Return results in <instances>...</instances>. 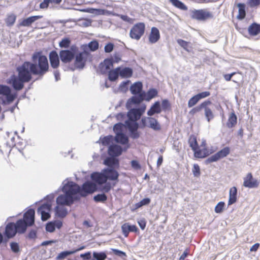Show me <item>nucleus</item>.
I'll list each match as a JSON object with an SVG mask.
<instances>
[{"instance_id": "bf43d9fd", "label": "nucleus", "mask_w": 260, "mask_h": 260, "mask_svg": "<svg viewBox=\"0 0 260 260\" xmlns=\"http://www.w3.org/2000/svg\"><path fill=\"white\" fill-rule=\"evenodd\" d=\"M99 70L101 74H106L110 70L105 64L100 63L99 66Z\"/></svg>"}, {"instance_id": "4d7b16f0", "label": "nucleus", "mask_w": 260, "mask_h": 260, "mask_svg": "<svg viewBox=\"0 0 260 260\" xmlns=\"http://www.w3.org/2000/svg\"><path fill=\"white\" fill-rule=\"evenodd\" d=\"M46 231L48 232L52 233L55 230V228L53 221H50L46 223L45 226Z\"/></svg>"}, {"instance_id": "79ce46f5", "label": "nucleus", "mask_w": 260, "mask_h": 260, "mask_svg": "<svg viewBox=\"0 0 260 260\" xmlns=\"http://www.w3.org/2000/svg\"><path fill=\"white\" fill-rule=\"evenodd\" d=\"M230 153V148L229 147H225L223 149H221L217 152L216 154L219 158V159L222 158L223 157H226Z\"/></svg>"}, {"instance_id": "bb28decb", "label": "nucleus", "mask_w": 260, "mask_h": 260, "mask_svg": "<svg viewBox=\"0 0 260 260\" xmlns=\"http://www.w3.org/2000/svg\"><path fill=\"white\" fill-rule=\"evenodd\" d=\"M142 93L144 100L149 101L157 95L158 91L156 89L151 88H150L146 92L144 91V92H142Z\"/></svg>"}, {"instance_id": "a878e982", "label": "nucleus", "mask_w": 260, "mask_h": 260, "mask_svg": "<svg viewBox=\"0 0 260 260\" xmlns=\"http://www.w3.org/2000/svg\"><path fill=\"white\" fill-rule=\"evenodd\" d=\"M130 91L132 94H142L144 92L143 90V84L142 82L138 81L133 84L129 88Z\"/></svg>"}, {"instance_id": "a19ab883", "label": "nucleus", "mask_w": 260, "mask_h": 260, "mask_svg": "<svg viewBox=\"0 0 260 260\" xmlns=\"http://www.w3.org/2000/svg\"><path fill=\"white\" fill-rule=\"evenodd\" d=\"M71 41L69 38H63L59 43V46L61 48H64L65 49H69Z\"/></svg>"}, {"instance_id": "338daca9", "label": "nucleus", "mask_w": 260, "mask_h": 260, "mask_svg": "<svg viewBox=\"0 0 260 260\" xmlns=\"http://www.w3.org/2000/svg\"><path fill=\"white\" fill-rule=\"evenodd\" d=\"M248 5L250 8H254L260 5V0H249Z\"/></svg>"}, {"instance_id": "4c0bfd02", "label": "nucleus", "mask_w": 260, "mask_h": 260, "mask_svg": "<svg viewBox=\"0 0 260 260\" xmlns=\"http://www.w3.org/2000/svg\"><path fill=\"white\" fill-rule=\"evenodd\" d=\"M169 2L173 6L178 9L184 11L187 10V7L180 0H169Z\"/></svg>"}, {"instance_id": "de8ad7c7", "label": "nucleus", "mask_w": 260, "mask_h": 260, "mask_svg": "<svg viewBox=\"0 0 260 260\" xmlns=\"http://www.w3.org/2000/svg\"><path fill=\"white\" fill-rule=\"evenodd\" d=\"M107 199L108 197L107 195L103 192L102 193H99L93 197V200L97 203H104L107 200Z\"/></svg>"}, {"instance_id": "4be33fe9", "label": "nucleus", "mask_w": 260, "mask_h": 260, "mask_svg": "<svg viewBox=\"0 0 260 260\" xmlns=\"http://www.w3.org/2000/svg\"><path fill=\"white\" fill-rule=\"evenodd\" d=\"M121 230L124 236L126 238L128 237L130 232L137 233L139 232V229L134 224H131L128 222H126L121 225Z\"/></svg>"}, {"instance_id": "49530a36", "label": "nucleus", "mask_w": 260, "mask_h": 260, "mask_svg": "<svg viewBox=\"0 0 260 260\" xmlns=\"http://www.w3.org/2000/svg\"><path fill=\"white\" fill-rule=\"evenodd\" d=\"M208 105H206L205 107H203L205 111V116L208 122H210L214 118V114L211 110L208 107Z\"/></svg>"}, {"instance_id": "e2e57ef3", "label": "nucleus", "mask_w": 260, "mask_h": 260, "mask_svg": "<svg viewBox=\"0 0 260 260\" xmlns=\"http://www.w3.org/2000/svg\"><path fill=\"white\" fill-rule=\"evenodd\" d=\"M178 44L181 46L184 50L188 51L187 47L188 46L189 43L182 39H178L177 41Z\"/></svg>"}, {"instance_id": "f257e3e1", "label": "nucleus", "mask_w": 260, "mask_h": 260, "mask_svg": "<svg viewBox=\"0 0 260 260\" xmlns=\"http://www.w3.org/2000/svg\"><path fill=\"white\" fill-rule=\"evenodd\" d=\"M62 191L63 194L59 195L56 199L57 205L71 206L81 198H85L95 191V186L91 181H86L81 186L66 178L55 193Z\"/></svg>"}, {"instance_id": "20e7f679", "label": "nucleus", "mask_w": 260, "mask_h": 260, "mask_svg": "<svg viewBox=\"0 0 260 260\" xmlns=\"http://www.w3.org/2000/svg\"><path fill=\"white\" fill-rule=\"evenodd\" d=\"M35 211L32 208L29 209L23 214V218L18 219L15 225L18 234L24 233L28 226H32L35 223Z\"/></svg>"}, {"instance_id": "393cba45", "label": "nucleus", "mask_w": 260, "mask_h": 260, "mask_svg": "<svg viewBox=\"0 0 260 260\" xmlns=\"http://www.w3.org/2000/svg\"><path fill=\"white\" fill-rule=\"evenodd\" d=\"M160 39V33L158 29L155 27H152L149 36V41L151 44L156 43Z\"/></svg>"}, {"instance_id": "412c9836", "label": "nucleus", "mask_w": 260, "mask_h": 260, "mask_svg": "<svg viewBox=\"0 0 260 260\" xmlns=\"http://www.w3.org/2000/svg\"><path fill=\"white\" fill-rule=\"evenodd\" d=\"M103 164L107 166L106 168H114V169H118L120 166L119 159L110 156L104 159Z\"/></svg>"}, {"instance_id": "864d4df0", "label": "nucleus", "mask_w": 260, "mask_h": 260, "mask_svg": "<svg viewBox=\"0 0 260 260\" xmlns=\"http://www.w3.org/2000/svg\"><path fill=\"white\" fill-rule=\"evenodd\" d=\"M218 160H219V159L216 153L209 157L207 159H206L205 161V164L206 165H208L210 163L217 161Z\"/></svg>"}, {"instance_id": "c756f323", "label": "nucleus", "mask_w": 260, "mask_h": 260, "mask_svg": "<svg viewBox=\"0 0 260 260\" xmlns=\"http://www.w3.org/2000/svg\"><path fill=\"white\" fill-rule=\"evenodd\" d=\"M119 67L120 68V70H119V74H120V76L121 78H129L132 76L133 70L131 68H122L121 67Z\"/></svg>"}, {"instance_id": "774afa93", "label": "nucleus", "mask_w": 260, "mask_h": 260, "mask_svg": "<svg viewBox=\"0 0 260 260\" xmlns=\"http://www.w3.org/2000/svg\"><path fill=\"white\" fill-rule=\"evenodd\" d=\"M171 105L168 100L165 99L162 101L161 107L164 110H166L170 107Z\"/></svg>"}, {"instance_id": "3c124183", "label": "nucleus", "mask_w": 260, "mask_h": 260, "mask_svg": "<svg viewBox=\"0 0 260 260\" xmlns=\"http://www.w3.org/2000/svg\"><path fill=\"white\" fill-rule=\"evenodd\" d=\"M10 246L12 251L15 253L20 252V247L19 244L16 242H11L10 243Z\"/></svg>"}, {"instance_id": "5fc2aeb1", "label": "nucleus", "mask_w": 260, "mask_h": 260, "mask_svg": "<svg viewBox=\"0 0 260 260\" xmlns=\"http://www.w3.org/2000/svg\"><path fill=\"white\" fill-rule=\"evenodd\" d=\"M150 117H143L140 121V123H139L138 129L139 128H144L145 127H148L147 122L148 123V118H150Z\"/></svg>"}, {"instance_id": "f8f14e48", "label": "nucleus", "mask_w": 260, "mask_h": 260, "mask_svg": "<svg viewBox=\"0 0 260 260\" xmlns=\"http://www.w3.org/2000/svg\"><path fill=\"white\" fill-rule=\"evenodd\" d=\"M145 29V25L143 22L137 23L131 29L129 36L133 39L139 40L144 35Z\"/></svg>"}, {"instance_id": "a211bd4d", "label": "nucleus", "mask_w": 260, "mask_h": 260, "mask_svg": "<svg viewBox=\"0 0 260 260\" xmlns=\"http://www.w3.org/2000/svg\"><path fill=\"white\" fill-rule=\"evenodd\" d=\"M124 150V148L117 144H112L109 146L108 154L110 156L117 157L120 156Z\"/></svg>"}, {"instance_id": "1a4fd4ad", "label": "nucleus", "mask_w": 260, "mask_h": 260, "mask_svg": "<svg viewBox=\"0 0 260 260\" xmlns=\"http://www.w3.org/2000/svg\"><path fill=\"white\" fill-rule=\"evenodd\" d=\"M190 17L199 21H205L213 18V15L206 9H193L190 11Z\"/></svg>"}, {"instance_id": "09e8293b", "label": "nucleus", "mask_w": 260, "mask_h": 260, "mask_svg": "<svg viewBox=\"0 0 260 260\" xmlns=\"http://www.w3.org/2000/svg\"><path fill=\"white\" fill-rule=\"evenodd\" d=\"M107 254L105 252H93V258L95 260H105Z\"/></svg>"}, {"instance_id": "603ef678", "label": "nucleus", "mask_w": 260, "mask_h": 260, "mask_svg": "<svg viewBox=\"0 0 260 260\" xmlns=\"http://www.w3.org/2000/svg\"><path fill=\"white\" fill-rule=\"evenodd\" d=\"M225 206V203L223 202H219L215 207V212L216 213H221L223 212Z\"/></svg>"}, {"instance_id": "7c9ffc66", "label": "nucleus", "mask_w": 260, "mask_h": 260, "mask_svg": "<svg viewBox=\"0 0 260 260\" xmlns=\"http://www.w3.org/2000/svg\"><path fill=\"white\" fill-rule=\"evenodd\" d=\"M148 127L154 131H157L161 129V126L158 120L154 117L148 118Z\"/></svg>"}, {"instance_id": "f03ea898", "label": "nucleus", "mask_w": 260, "mask_h": 260, "mask_svg": "<svg viewBox=\"0 0 260 260\" xmlns=\"http://www.w3.org/2000/svg\"><path fill=\"white\" fill-rule=\"evenodd\" d=\"M146 106L142 104L140 107L127 109V119L125 121V127L128 130V135L132 139L135 140L140 137L141 133L138 131V121L145 112Z\"/></svg>"}, {"instance_id": "9d476101", "label": "nucleus", "mask_w": 260, "mask_h": 260, "mask_svg": "<svg viewBox=\"0 0 260 260\" xmlns=\"http://www.w3.org/2000/svg\"><path fill=\"white\" fill-rule=\"evenodd\" d=\"M83 51L82 52H78L74 58V66L77 69L82 70L85 65L88 57L89 56V53L83 48Z\"/></svg>"}, {"instance_id": "0e129e2a", "label": "nucleus", "mask_w": 260, "mask_h": 260, "mask_svg": "<svg viewBox=\"0 0 260 260\" xmlns=\"http://www.w3.org/2000/svg\"><path fill=\"white\" fill-rule=\"evenodd\" d=\"M114 254L117 256H118L121 258L126 257V254L125 252L120 250L117 249H112Z\"/></svg>"}, {"instance_id": "2eb2a0df", "label": "nucleus", "mask_w": 260, "mask_h": 260, "mask_svg": "<svg viewBox=\"0 0 260 260\" xmlns=\"http://www.w3.org/2000/svg\"><path fill=\"white\" fill-rule=\"evenodd\" d=\"M51 207L52 205L50 202H45L38 208L37 213L41 215L42 221H46L50 218Z\"/></svg>"}, {"instance_id": "2f4dec72", "label": "nucleus", "mask_w": 260, "mask_h": 260, "mask_svg": "<svg viewBox=\"0 0 260 260\" xmlns=\"http://www.w3.org/2000/svg\"><path fill=\"white\" fill-rule=\"evenodd\" d=\"M248 31L250 35L255 36L260 33V24L253 22L248 28Z\"/></svg>"}, {"instance_id": "aec40b11", "label": "nucleus", "mask_w": 260, "mask_h": 260, "mask_svg": "<svg viewBox=\"0 0 260 260\" xmlns=\"http://www.w3.org/2000/svg\"><path fill=\"white\" fill-rule=\"evenodd\" d=\"M259 182L255 179H254L251 173H249L244 179L243 185L249 188L257 187Z\"/></svg>"}, {"instance_id": "473e14b6", "label": "nucleus", "mask_w": 260, "mask_h": 260, "mask_svg": "<svg viewBox=\"0 0 260 260\" xmlns=\"http://www.w3.org/2000/svg\"><path fill=\"white\" fill-rule=\"evenodd\" d=\"M119 67H117L113 70H110L108 72V79L111 82L115 81L120 76L119 74Z\"/></svg>"}, {"instance_id": "72a5a7b5", "label": "nucleus", "mask_w": 260, "mask_h": 260, "mask_svg": "<svg viewBox=\"0 0 260 260\" xmlns=\"http://www.w3.org/2000/svg\"><path fill=\"white\" fill-rule=\"evenodd\" d=\"M238 8V15L237 17L239 20H243L246 16V5L244 3H238L237 5Z\"/></svg>"}, {"instance_id": "8fccbe9b", "label": "nucleus", "mask_w": 260, "mask_h": 260, "mask_svg": "<svg viewBox=\"0 0 260 260\" xmlns=\"http://www.w3.org/2000/svg\"><path fill=\"white\" fill-rule=\"evenodd\" d=\"M199 101L198 96L196 94L189 100L187 106L189 108H191L196 105Z\"/></svg>"}, {"instance_id": "c9c22d12", "label": "nucleus", "mask_w": 260, "mask_h": 260, "mask_svg": "<svg viewBox=\"0 0 260 260\" xmlns=\"http://www.w3.org/2000/svg\"><path fill=\"white\" fill-rule=\"evenodd\" d=\"M16 15L14 13L8 14L5 20L6 25L8 27L12 26L16 21Z\"/></svg>"}, {"instance_id": "4468645a", "label": "nucleus", "mask_w": 260, "mask_h": 260, "mask_svg": "<svg viewBox=\"0 0 260 260\" xmlns=\"http://www.w3.org/2000/svg\"><path fill=\"white\" fill-rule=\"evenodd\" d=\"M17 233L15 223L13 222H9L5 227L4 235L3 234L4 244H6L9 239L14 237Z\"/></svg>"}, {"instance_id": "cd10ccee", "label": "nucleus", "mask_w": 260, "mask_h": 260, "mask_svg": "<svg viewBox=\"0 0 260 260\" xmlns=\"http://www.w3.org/2000/svg\"><path fill=\"white\" fill-rule=\"evenodd\" d=\"M237 189L235 186L230 188L229 191V198L228 206L231 205L237 202Z\"/></svg>"}, {"instance_id": "6e6d98bb", "label": "nucleus", "mask_w": 260, "mask_h": 260, "mask_svg": "<svg viewBox=\"0 0 260 260\" xmlns=\"http://www.w3.org/2000/svg\"><path fill=\"white\" fill-rule=\"evenodd\" d=\"M151 108L154 110L156 114H159L161 111L160 104L159 101L155 102L152 106Z\"/></svg>"}, {"instance_id": "9b49d317", "label": "nucleus", "mask_w": 260, "mask_h": 260, "mask_svg": "<svg viewBox=\"0 0 260 260\" xmlns=\"http://www.w3.org/2000/svg\"><path fill=\"white\" fill-rule=\"evenodd\" d=\"M91 179L93 182H91L93 184H94L95 186V191L96 190V186L97 187V190L102 191V192L105 193L109 192L111 188L113 187V184H112L110 182H108V181H99L97 177H93L92 176H90Z\"/></svg>"}, {"instance_id": "dca6fc26", "label": "nucleus", "mask_w": 260, "mask_h": 260, "mask_svg": "<svg viewBox=\"0 0 260 260\" xmlns=\"http://www.w3.org/2000/svg\"><path fill=\"white\" fill-rule=\"evenodd\" d=\"M143 101L145 100L142 93L133 94V96L127 100L125 105L126 108L129 109L132 107L133 105L139 106Z\"/></svg>"}, {"instance_id": "58836bf2", "label": "nucleus", "mask_w": 260, "mask_h": 260, "mask_svg": "<svg viewBox=\"0 0 260 260\" xmlns=\"http://www.w3.org/2000/svg\"><path fill=\"white\" fill-rule=\"evenodd\" d=\"M188 143L190 147L192 150L199 148V145L197 142V138L194 135H191L189 138Z\"/></svg>"}, {"instance_id": "ea45409f", "label": "nucleus", "mask_w": 260, "mask_h": 260, "mask_svg": "<svg viewBox=\"0 0 260 260\" xmlns=\"http://www.w3.org/2000/svg\"><path fill=\"white\" fill-rule=\"evenodd\" d=\"M99 42L96 40H93L90 42L87 45H85L83 48L86 50V48H88L90 51H95L99 48Z\"/></svg>"}, {"instance_id": "b1692460", "label": "nucleus", "mask_w": 260, "mask_h": 260, "mask_svg": "<svg viewBox=\"0 0 260 260\" xmlns=\"http://www.w3.org/2000/svg\"><path fill=\"white\" fill-rule=\"evenodd\" d=\"M55 215L58 218H63L68 214V211L65 206L57 205L54 208Z\"/></svg>"}, {"instance_id": "c03bdc74", "label": "nucleus", "mask_w": 260, "mask_h": 260, "mask_svg": "<svg viewBox=\"0 0 260 260\" xmlns=\"http://www.w3.org/2000/svg\"><path fill=\"white\" fill-rule=\"evenodd\" d=\"M75 253V251H73L72 250H66L60 252L57 256H56V259L57 260H62L66 257H67L68 256L73 254Z\"/></svg>"}, {"instance_id": "0eeeda50", "label": "nucleus", "mask_w": 260, "mask_h": 260, "mask_svg": "<svg viewBox=\"0 0 260 260\" xmlns=\"http://www.w3.org/2000/svg\"><path fill=\"white\" fill-rule=\"evenodd\" d=\"M78 51V48L75 45H72L69 49L61 50L59 51L60 61L63 63H70L74 59Z\"/></svg>"}, {"instance_id": "39448f33", "label": "nucleus", "mask_w": 260, "mask_h": 260, "mask_svg": "<svg viewBox=\"0 0 260 260\" xmlns=\"http://www.w3.org/2000/svg\"><path fill=\"white\" fill-rule=\"evenodd\" d=\"M91 176L97 177L99 181H102V182L108 180L113 181V186H114L119 181V174L114 168H105L100 172L92 173Z\"/></svg>"}, {"instance_id": "5701e85b", "label": "nucleus", "mask_w": 260, "mask_h": 260, "mask_svg": "<svg viewBox=\"0 0 260 260\" xmlns=\"http://www.w3.org/2000/svg\"><path fill=\"white\" fill-rule=\"evenodd\" d=\"M42 17L43 16L41 15H35L28 17L26 18H24L22 19L21 21H19V22L17 25V27H28L34 22H35L39 19L42 18Z\"/></svg>"}, {"instance_id": "6e6552de", "label": "nucleus", "mask_w": 260, "mask_h": 260, "mask_svg": "<svg viewBox=\"0 0 260 260\" xmlns=\"http://www.w3.org/2000/svg\"><path fill=\"white\" fill-rule=\"evenodd\" d=\"M16 70L18 73V76L27 82H29L31 80L33 73L30 68V61H24L21 66H18Z\"/></svg>"}, {"instance_id": "f3484780", "label": "nucleus", "mask_w": 260, "mask_h": 260, "mask_svg": "<svg viewBox=\"0 0 260 260\" xmlns=\"http://www.w3.org/2000/svg\"><path fill=\"white\" fill-rule=\"evenodd\" d=\"M115 141L118 144L125 145L124 150L126 151L129 148L128 137L123 132L122 133L116 134L114 138Z\"/></svg>"}, {"instance_id": "052dcab7", "label": "nucleus", "mask_w": 260, "mask_h": 260, "mask_svg": "<svg viewBox=\"0 0 260 260\" xmlns=\"http://www.w3.org/2000/svg\"><path fill=\"white\" fill-rule=\"evenodd\" d=\"M101 63L105 64V66L110 70L111 69V67L113 66L114 63L113 59L111 58H106L103 62H102Z\"/></svg>"}, {"instance_id": "ddd939ff", "label": "nucleus", "mask_w": 260, "mask_h": 260, "mask_svg": "<svg viewBox=\"0 0 260 260\" xmlns=\"http://www.w3.org/2000/svg\"><path fill=\"white\" fill-rule=\"evenodd\" d=\"M7 83L11 85L15 90L20 91L23 88L24 83L27 82L19 76L13 74L7 79Z\"/></svg>"}, {"instance_id": "37998d69", "label": "nucleus", "mask_w": 260, "mask_h": 260, "mask_svg": "<svg viewBox=\"0 0 260 260\" xmlns=\"http://www.w3.org/2000/svg\"><path fill=\"white\" fill-rule=\"evenodd\" d=\"M101 143L104 146H110L111 143H112L114 138L112 135H108L104 137L103 138H101Z\"/></svg>"}, {"instance_id": "69168bd1", "label": "nucleus", "mask_w": 260, "mask_h": 260, "mask_svg": "<svg viewBox=\"0 0 260 260\" xmlns=\"http://www.w3.org/2000/svg\"><path fill=\"white\" fill-rule=\"evenodd\" d=\"M114 47V45L112 43H108L105 45L104 51L106 53H110L113 50Z\"/></svg>"}, {"instance_id": "423d86ee", "label": "nucleus", "mask_w": 260, "mask_h": 260, "mask_svg": "<svg viewBox=\"0 0 260 260\" xmlns=\"http://www.w3.org/2000/svg\"><path fill=\"white\" fill-rule=\"evenodd\" d=\"M0 95H2L1 99L4 105L11 104L17 96V92H12L9 86L3 84H0Z\"/></svg>"}, {"instance_id": "7ed1b4c3", "label": "nucleus", "mask_w": 260, "mask_h": 260, "mask_svg": "<svg viewBox=\"0 0 260 260\" xmlns=\"http://www.w3.org/2000/svg\"><path fill=\"white\" fill-rule=\"evenodd\" d=\"M31 61L32 62H30V66L33 75H38L42 78L49 69L47 56L43 55L41 51L36 52L32 55Z\"/></svg>"}, {"instance_id": "e433bc0d", "label": "nucleus", "mask_w": 260, "mask_h": 260, "mask_svg": "<svg viewBox=\"0 0 260 260\" xmlns=\"http://www.w3.org/2000/svg\"><path fill=\"white\" fill-rule=\"evenodd\" d=\"M192 151L194 152V156L196 158H202L209 155L207 149H204L203 152L199 148Z\"/></svg>"}, {"instance_id": "680f3d73", "label": "nucleus", "mask_w": 260, "mask_h": 260, "mask_svg": "<svg viewBox=\"0 0 260 260\" xmlns=\"http://www.w3.org/2000/svg\"><path fill=\"white\" fill-rule=\"evenodd\" d=\"M192 173L194 177H199L201 174L200 168L198 164H194L192 169Z\"/></svg>"}, {"instance_id": "13d9d810", "label": "nucleus", "mask_w": 260, "mask_h": 260, "mask_svg": "<svg viewBox=\"0 0 260 260\" xmlns=\"http://www.w3.org/2000/svg\"><path fill=\"white\" fill-rule=\"evenodd\" d=\"M80 25L82 27H88L91 25L92 21L89 19H83L79 21Z\"/></svg>"}, {"instance_id": "6ab92c4d", "label": "nucleus", "mask_w": 260, "mask_h": 260, "mask_svg": "<svg viewBox=\"0 0 260 260\" xmlns=\"http://www.w3.org/2000/svg\"><path fill=\"white\" fill-rule=\"evenodd\" d=\"M49 59L51 67L54 69L58 68L60 64L59 53L58 54L55 50H52L49 54Z\"/></svg>"}, {"instance_id": "c85d7f7f", "label": "nucleus", "mask_w": 260, "mask_h": 260, "mask_svg": "<svg viewBox=\"0 0 260 260\" xmlns=\"http://www.w3.org/2000/svg\"><path fill=\"white\" fill-rule=\"evenodd\" d=\"M211 104V101L207 100L198 106L193 108L189 112V114L192 116L194 115L196 113L199 112L203 109V107H205L206 105H209Z\"/></svg>"}, {"instance_id": "f704fd0d", "label": "nucleus", "mask_w": 260, "mask_h": 260, "mask_svg": "<svg viewBox=\"0 0 260 260\" xmlns=\"http://www.w3.org/2000/svg\"><path fill=\"white\" fill-rule=\"evenodd\" d=\"M237 116L234 111L231 113L229 117L226 126L228 128H232L237 124Z\"/></svg>"}, {"instance_id": "a18cd8bd", "label": "nucleus", "mask_w": 260, "mask_h": 260, "mask_svg": "<svg viewBox=\"0 0 260 260\" xmlns=\"http://www.w3.org/2000/svg\"><path fill=\"white\" fill-rule=\"evenodd\" d=\"M124 126L125 127V123H123L120 122L114 124L113 126V131L115 135H116V134L123 133V128Z\"/></svg>"}]
</instances>
